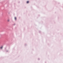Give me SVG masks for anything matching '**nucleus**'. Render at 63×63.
Returning a JSON list of instances; mask_svg holds the SVG:
<instances>
[{
  "label": "nucleus",
  "mask_w": 63,
  "mask_h": 63,
  "mask_svg": "<svg viewBox=\"0 0 63 63\" xmlns=\"http://www.w3.org/2000/svg\"><path fill=\"white\" fill-rule=\"evenodd\" d=\"M29 1H28L27 2V4H28V3H29Z\"/></svg>",
  "instance_id": "nucleus-1"
},
{
  "label": "nucleus",
  "mask_w": 63,
  "mask_h": 63,
  "mask_svg": "<svg viewBox=\"0 0 63 63\" xmlns=\"http://www.w3.org/2000/svg\"><path fill=\"white\" fill-rule=\"evenodd\" d=\"M15 20H16V17H15Z\"/></svg>",
  "instance_id": "nucleus-2"
},
{
  "label": "nucleus",
  "mask_w": 63,
  "mask_h": 63,
  "mask_svg": "<svg viewBox=\"0 0 63 63\" xmlns=\"http://www.w3.org/2000/svg\"><path fill=\"white\" fill-rule=\"evenodd\" d=\"M10 20H9V19H8V20H7V21L8 22H9V21H10Z\"/></svg>",
  "instance_id": "nucleus-3"
},
{
  "label": "nucleus",
  "mask_w": 63,
  "mask_h": 63,
  "mask_svg": "<svg viewBox=\"0 0 63 63\" xmlns=\"http://www.w3.org/2000/svg\"><path fill=\"white\" fill-rule=\"evenodd\" d=\"M2 47H0V48H1V49H2Z\"/></svg>",
  "instance_id": "nucleus-4"
}]
</instances>
